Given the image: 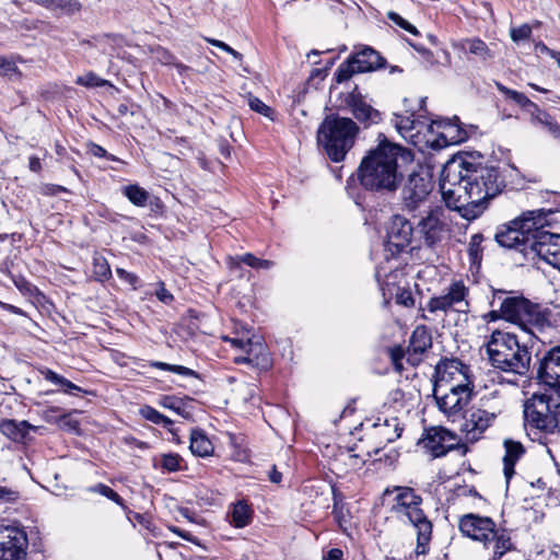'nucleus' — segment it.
<instances>
[{
	"label": "nucleus",
	"mask_w": 560,
	"mask_h": 560,
	"mask_svg": "<svg viewBox=\"0 0 560 560\" xmlns=\"http://www.w3.org/2000/svg\"><path fill=\"white\" fill-rule=\"evenodd\" d=\"M42 375L46 381H49L56 385H60L63 387V392L70 395H75L77 392H82V389L70 382L69 380L65 378L63 376L57 374L56 372L45 369L42 371Z\"/></svg>",
	"instance_id": "obj_38"
},
{
	"label": "nucleus",
	"mask_w": 560,
	"mask_h": 560,
	"mask_svg": "<svg viewBox=\"0 0 560 560\" xmlns=\"http://www.w3.org/2000/svg\"><path fill=\"white\" fill-rule=\"evenodd\" d=\"M468 288L462 282H453L446 293L433 296L428 301L427 310L431 313L455 311L467 313L469 303L467 301Z\"/></svg>",
	"instance_id": "obj_11"
},
{
	"label": "nucleus",
	"mask_w": 560,
	"mask_h": 560,
	"mask_svg": "<svg viewBox=\"0 0 560 560\" xmlns=\"http://www.w3.org/2000/svg\"><path fill=\"white\" fill-rule=\"evenodd\" d=\"M504 187L498 167L474 164L462 158L444 165L440 183L446 207L468 221L480 217Z\"/></svg>",
	"instance_id": "obj_1"
},
{
	"label": "nucleus",
	"mask_w": 560,
	"mask_h": 560,
	"mask_svg": "<svg viewBox=\"0 0 560 560\" xmlns=\"http://www.w3.org/2000/svg\"><path fill=\"white\" fill-rule=\"evenodd\" d=\"M191 453L196 456L207 457L213 454V444L202 430L195 429L190 433Z\"/></svg>",
	"instance_id": "obj_28"
},
{
	"label": "nucleus",
	"mask_w": 560,
	"mask_h": 560,
	"mask_svg": "<svg viewBox=\"0 0 560 560\" xmlns=\"http://www.w3.org/2000/svg\"><path fill=\"white\" fill-rule=\"evenodd\" d=\"M387 18L392 22H394L396 25L400 26L401 28H404L405 31L409 32L410 34L418 35V30L416 28V26H413L407 20L401 18L398 13L390 11V12L387 13Z\"/></svg>",
	"instance_id": "obj_49"
},
{
	"label": "nucleus",
	"mask_w": 560,
	"mask_h": 560,
	"mask_svg": "<svg viewBox=\"0 0 560 560\" xmlns=\"http://www.w3.org/2000/svg\"><path fill=\"white\" fill-rule=\"evenodd\" d=\"M19 498H20L19 491H16L12 488L0 486V502L1 503L15 502Z\"/></svg>",
	"instance_id": "obj_51"
},
{
	"label": "nucleus",
	"mask_w": 560,
	"mask_h": 560,
	"mask_svg": "<svg viewBox=\"0 0 560 560\" xmlns=\"http://www.w3.org/2000/svg\"><path fill=\"white\" fill-rule=\"evenodd\" d=\"M156 296L163 303H170L173 300V295L163 285L156 291Z\"/></svg>",
	"instance_id": "obj_60"
},
{
	"label": "nucleus",
	"mask_w": 560,
	"mask_h": 560,
	"mask_svg": "<svg viewBox=\"0 0 560 560\" xmlns=\"http://www.w3.org/2000/svg\"><path fill=\"white\" fill-rule=\"evenodd\" d=\"M448 229L446 223L442 220V213L440 210H430L422 217L417 224L416 236L418 244L422 241L428 247H433L438 243H441Z\"/></svg>",
	"instance_id": "obj_15"
},
{
	"label": "nucleus",
	"mask_w": 560,
	"mask_h": 560,
	"mask_svg": "<svg viewBox=\"0 0 560 560\" xmlns=\"http://www.w3.org/2000/svg\"><path fill=\"white\" fill-rule=\"evenodd\" d=\"M489 545L492 546L493 560L501 559L506 552L514 549L511 535L505 529L499 530L494 528L490 535V541L488 542V546Z\"/></svg>",
	"instance_id": "obj_27"
},
{
	"label": "nucleus",
	"mask_w": 560,
	"mask_h": 560,
	"mask_svg": "<svg viewBox=\"0 0 560 560\" xmlns=\"http://www.w3.org/2000/svg\"><path fill=\"white\" fill-rule=\"evenodd\" d=\"M495 86L503 95H505L508 98L515 102L521 108L526 110L530 115V117L539 108V106L532 102L524 93L509 89L500 82H495Z\"/></svg>",
	"instance_id": "obj_31"
},
{
	"label": "nucleus",
	"mask_w": 560,
	"mask_h": 560,
	"mask_svg": "<svg viewBox=\"0 0 560 560\" xmlns=\"http://www.w3.org/2000/svg\"><path fill=\"white\" fill-rule=\"evenodd\" d=\"M349 105L353 116L362 122H376L380 119V113L360 96L351 94Z\"/></svg>",
	"instance_id": "obj_24"
},
{
	"label": "nucleus",
	"mask_w": 560,
	"mask_h": 560,
	"mask_svg": "<svg viewBox=\"0 0 560 560\" xmlns=\"http://www.w3.org/2000/svg\"><path fill=\"white\" fill-rule=\"evenodd\" d=\"M532 28L527 24H523L516 28L511 30V38L514 42H520L529 38Z\"/></svg>",
	"instance_id": "obj_50"
},
{
	"label": "nucleus",
	"mask_w": 560,
	"mask_h": 560,
	"mask_svg": "<svg viewBox=\"0 0 560 560\" xmlns=\"http://www.w3.org/2000/svg\"><path fill=\"white\" fill-rule=\"evenodd\" d=\"M0 75L11 81H19L22 78V72L12 58L0 56Z\"/></svg>",
	"instance_id": "obj_39"
},
{
	"label": "nucleus",
	"mask_w": 560,
	"mask_h": 560,
	"mask_svg": "<svg viewBox=\"0 0 560 560\" xmlns=\"http://www.w3.org/2000/svg\"><path fill=\"white\" fill-rule=\"evenodd\" d=\"M116 273L121 280L128 282L133 287H136V284L138 283V277L135 273L128 272L122 268H117Z\"/></svg>",
	"instance_id": "obj_56"
},
{
	"label": "nucleus",
	"mask_w": 560,
	"mask_h": 560,
	"mask_svg": "<svg viewBox=\"0 0 560 560\" xmlns=\"http://www.w3.org/2000/svg\"><path fill=\"white\" fill-rule=\"evenodd\" d=\"M432 346V337L424 326H418L409 340V351L415 354H422Z\"/></svg>",
	"instance_id": "obj_30"
},
{
	"label": "nucleus",
	"mask_w": 560,
	"mask_h": 560,
	"mask_svg": "<svg viewBox=\"0 0 560 560\" xmlns=\"http://www.w3.org/2000/svg\"><path fill=\"white\" fill-rule=\"evenodd\" d=\"M388 250L393 254L399 253L411 246V249L420 247L412 223L402 215L396 214L392 218L387 230Z\"/></svg>",
	"instance_id": "obj_12"
},
{
	"label": "nucleus",
	"mask_w": 560,
	"mask_h": 560,
	"mask_svg": "<svg viewBox=\"0 0 560 560\" xmlns=\"http://www.w3.org/2000/svg\"><path fill=\"white\" fill-rule=\"evenodd\" d=\"M31 429H34L27 421L3 420L0 422V431L14 442H25Z\"/></svg>",
	"instance_id": "obj_25"
},
{
	"label": "nucleus",
	"mask_w": 560,
	"mask_h": 560,
	"mask_svg": "<svg viewBox=\"0 0 560 560\" xmlns=\"http://www.w3.org/2000/svg\"><path fill=\"white\" fill-rule=\"evenodd\" d=\"M421 444L433 458L444 456L457 447L466 452V447L458 444L456 434L441 427L429 429Z\"/></svg>",
	"instance_id": "obj_17"
},
{
	"label": "nucleus",
	"mask_w": 560,
	"mask_h": 560,
	"mask_svg": "<svg viewBox=\"0 0 560 560\" xmlns=\"http://www.w3.org/2000/svg\"><path fill=\"white\" fill-rule=\"evenodd\" d=\"M469 366L457 359L441 360L435 366L434 387L448 390H474Z\"/></svg>",
	"instance_id": "obj_9"
},
{
	"label": "nucleus",
	"mask_w": 560,
	"mask_h": 560,
	"mask_svg": "<svg viewBox=\"0 0 560 560\" xmlns=\"http://www.w3.org/2000/svg\"><path fill=\"white\" fill-rule=\"evenodd\" d=\"M172 530H173V533H175L179 537H182V538H184L186 540H190V537H189L190 535L188 533H186V532H184V530H182L179 528H176V527L173 528Z\"/></svg>",
	"instance_id": "obj_64"
},
{
	"label": "nucleus",
	"mask_w": 560,
	"mask_h": 560,
	"mask_svg": "<svg viewBox=\"0 0 560 560\" xmlns=\"http://www.w3.org/2000/svg\"><path fill=\"white\" fill-rule=\"evenodd\" d=\"M233 347L246 349V355L236 358L237 363H248L266 369L270 365L269 353L266 347L259 342L253 343L250 339L226 338Z\"/></svg>",
	"instance_id": "obj_22"
},
{
	"label": "nucleus",
	"mask_w": 560,
	"mask_h": 560,
	"mask_svg": "<svg viewBox=\"0 0 560 560\" xmlns=\"http://www.w3.org/2000/svg\"><path fill=\"white\" fill-rule=\"evenodd\" d=\"M252 509L246 501L241 500L233 504L231 515V524L237 528L247 526L252 521Z\"/></svg>",
	"instance_id": "obj_32"
},
{
	"label": "nucleus",
	"mask_w": 560,
	"mask_h": 560,
	"mask_svg": "<svg viewBox=\"0 0 560 560\" xmlns=\"http://www.w3.org/2000/svg\"><path fill=\"white\" fill-rule=\"evenodd\" d=\"M231 267H238L241 262L255 268V269H269L273 267L275 262L268 259H260L250 253H247L235 258L231 257Z\"/></svg>",
	"instance_id": "obj_36"
},
{
	"label": "nucleus",
	"mask_w": 560,
	"mask_h": 560,
	"mask_svg": "<svg viewBox=\"0 0 560 560\" xmlns=\"http://www.w3.org/2000/svg\"><path fill=\"white\" fill-rule=\"evenodd\" d=\"M180 459L178 454H165L162 456L161 466L167 471H177L180 468Z\"/></svg>",
	"instance_id": "obj_48"
},
{
	"label": "nucleus",
	"mask_w": 560,
	"mask_h": 560,
	"mask_svg": "<svg viewBox=\"0 0 560 560\" xmlns=\"http://www.w3.org/2000/svg\"><path fill=\"white\" fill-rule=\"evenodd\" d=\"M396 302L406 307H411L415 304V299L409 290H401L396 296Z\"/></svg>",
	"instance_id": "obj_54"
},
{
	"label": "nucleus",
	"mask_w": 560,
	"mask_h": 560,
	"mask_svg": "<svg viewBox=\"0 0 560 560\" xmlns=\"http://www.w3.org/2000/svg\"><path fill=\"white\" fill-rule=\"evenodd\" d=\"M139 413L142 418L154 424H162L163 427H171L173 424V421L168 417L162 415L151 406L141 407Z\"/></svg>",
	"instance_id": "obj_40"
},
{
	"label": "nucleus",
	"mask_w": 560,
	"mask_h": 560,
	"mask_svg": "<svg viewBox=\"0 0 560 560\" xmlns=\"http://www.w3.org/2000/svg\"><path fill=\"white\" fill-rule=\"evenodd\" d=\"M91 153L93 155H95V156H98V158H108V159H110L113 161L115 160L114 156L108 155L107 151L103 147H101L98 144H93L92 145Z\"/></svg>",
	"instance_id": "obj_59"
},
{
	"label": "nucleus",
	"mask_w": 560,
	"mask_h": 560,
	"mask_svg": "<svg viewBox=\"0 0 560 560\" xmlns=\"http://www.w3.org/2000/svg\"><path fill=\"white\" fill-rule=\"evenodd\" d=\"M58 423L61 427H67L72 431H77L79 429V422L77 420H73L69 415H62L58 419Z\"/></svg>",
	"instance_id": "obj_57"
},
{
	"label": "nucleus",
	"mask_w": 560,
	"mask_h": 560,
	"mask_svg": "<svg viewBox=\"0 0 560 560\" xmlns=\"http://www.w3.org/2000/svg\"><path fill=\"white\" fill-rule=\"evenodd\" d=\"M499 302V308L492 310L486 314L482 315V320L485 323H493L499 319H503V307H502V300H497Z\"/></svg>",
	"instance_id": "obj_52"
},
{
	"label": "nucleus",
	"mask_w": 560,
	"mask_h": 560,
	"mask_svg": "<svg viewBox=\"0 0 560 560\" xmlns=\"http://www.w3.org/2000/svg\"><path fill=\"white\" fill-rule=\"evenodd\" d=\"M75 83L86 88H96V86H112L113 84L105 79L100 78L94 72H88L83 75L77 78Z\"/></svg>",
	"instance_id": "obj_43"
},
{
	"label": "nucleus",
	"mask_w": 560,
	"mask_h": 560,
	"mask_svg": "<svg viewBox=\"0 0 560 560\" xmlns=\"http://www.w3.org/2000/svg\"><path fill=\"white\" fill-rule=\"evenodd\" d=\"M150 366L160 369V370H164V371H170L175 374L183 375V376H195L196 375V372L189 368H186L183 365L168 364V363L161 362V361H151Z\"/></svg>",
	"instance_id": "obj_44"
},
{
	"label": "nucleus",
	"mask_w": 560,
	"mask_h": 560,
	"mask_svg": "<svg viewBox=\"0 0 560 560\" xmlns=\"http://www.w3.org/2000/svg\"><path fill=\"white\" fill-rule=\"evenodd\" d=\"M395 126L405 139H411L421 132V122L417 121L412 115L396 116Z\"/></svg>",
	"instance_id": "obj_33"
},
{
	"label": "nucleus",
	"mask_w": 560,
	"mask_h": 560,
	"mask_svg": "<svg viewBox=\"0 0 560 560\" xmlns=\"http://www.w3.org/2000/svg\"><path fill=\"white\" fill-rule=\"evenodd\" d=\"M122 194L137 207H144L149 200V192L139 185H128L122 188Z\"/></svg>",
	"instance_id": "obj_37"
},
{
	"label": "nucleus",
	"mask_w": 560,
	"mask_h": 560,
	"mask_svg": "<svg viewBox=\"0 0 560 560\" xmlns=\"http://www.w3.org/2000/svg\"><path fill=\"white\" fill-rule=\"evenodd\" d=\"M540 383L560 390V345L551 348L541 359L537 372Z\"/></svg>",
	"instance_id": "obj_21"
},
{
	"label": "nucleus",
	"mask_w": 560,
	"mask_h": 560,
	"mask_svg": "<svg viewBox=\"0 0 560 560\" xmlns=\"http://www.w3.org/2000/svg\"><path fill=\"white\" fill-rule=\"evenodd\" d=\"M28 540L23 528L0 526V560H26Z\"/></svg>",
	"instance_id": "obj_14"
},
{
	"label": "nucleus",
	"mask_w": 560,
	"mask_h": 560,
	"mask_svg": "<svg viewBox=\"0 0 560 560\" xmlns=\"http://www.w3.org/2000/svg\"><path fill=\"white\" fill-rule=\"evenodd\" d=\"M90 491L106 497L110 501L115 502L117 505L121 506L124 510L127 509L124 499L116 491H114L110 487H108L104 483H97V485L91 487Z\"/></svg>",
	"instance_id": "obj_42"
},
{
	"label": "nucleus",
	"mask_w": 560,
	"mask_h": 560,
	"mask_svg": "<svg viewBox=\"0 0 560 560\" xmlns=\"http://www.w3.org/2000/svg\"><path fill=\"white\" fill-rule=\"evenodd\" d=\"M211 45L229 52L230 55H232L235 59H238L241 60L242 59V54H240L238 51H236L235 49H233L232 47H230L228 44H225L224 42H221L219 39H213V38H209L207 39Z\"/></svg>",
	"instance_id": "obj_53"
},
{
	"label": "nucleus",
	"mask_w": 560,
	"mask_h": 560,
	"mask_svg": "<svg viewBox=\"0 0 560 560\" xmlns=\"http://www.w3.org/2000/svg\"><path fill=\"white\" fill-rule=\"evenodd\" d=\"M505 454L503 456V472L506 481H509L514 475V466L516 462L523 456L525 453L524 446L521 442L513 440L504 441Z\"/></svg>",
	"instance_id": "obj_23"
},
{
	"label": "nucleus",
	"mask_w": 560,
	"mask_h": 560,
	"mask_svg": "<svg viewBox=\"0 0 560 560\" xmlns=\"http://www.w3.org/2000/svg\"><path fill=\"white\" fill-rule=\"evenodd\" d=\"M159 404L166 409H171V410L182 415L183 417H188V412H186L184 409L183 400L178 397L163 396V397H161Z\"/></svg>",
	"instance_id": "obj_45"
},
{
	"label": "nucleus",
	"mask_w": 560,
	"mask_h": 560,
	"mask_svg": "<svg viewBox=\"0 0 560 560\" xmlns=\"http://www.w3.org/2000/svg\"><path fill=\"white\" fill-rule=\"evenodd\" d=\"M93 275L98 281H105L112 276L110 267L104 257L98 255L93 257Z\"/></svg>",
	"instance_id": "obj_41"
},
{
	"label": "nucleus",
	"mask_w": 560,
	"mask_h": 560,
	"mask_svg": "<svg viewBox=\"0 0 560 560\" xmlns=\"http://www.w3.org/2000/svg\"><path fill=\"white\" fill-rule=\"evenodd\" d=\"M495 524L488 516H479L477 514H466L459 520L460 532L474 540L482 541L486 547L490 541V535L494 530Z\"/></svg>",
	"instance_id": "obj_20"
},
{
	"label": "nucleus",
	"mask_w": 560,
	"mask_h": 560,
	"mask_svg": "<svg viewBox=\"0 0 560 560\" xmlns=\"http://www.w3.org/2000/svg\"><path fill=\"white\" fill-rule=\"evenodd\" d=\"M530 122L539 125L546 130L555 140L560 142V124L547 112L538 108L537 112L530 117Z\"/></svg>",
	"instance_id": "obj_29"
},
{
	"label": "nucleus",
	"mask_w": 560,
	"mask_h": 560,
	"mask_svg": "<svg viewBox=\"0 0 560 560\" xmlns=\"http://www.w3.org/2000/svg\"><path fill=\"white\" fill-rule=\"evenodd\" d=\"M553 213L552 210L546 212L544 209L523 212L509 224L502 225L494 238L500 246L514 248L527 256L535 231L548 224L547 217Z\"/></svg>",
	"instance_id": "obj_6"
},
{
	"label": "nucleus",
	"mask_w": 560,
	"mask_h": 560,
	"mask_svg": "<svg viewBox=\"0 0 560 560\" xmlns=\"http://www.w3.org/2000/svg\"><path fill=\"white\" fill-rule=\"evenodd\" d=\"M529 254H535L555 268H560V234L537 229L529 244Z\"/></svg>",
	"instance_id": "obj_16"
},
{
	"label": "nucleus",
	"mask_w": 560,
	"mask_h": 560,
	"mask_svg": "<svg viewBox=\"0 0 560 560\" xmlns=\"http://www.w3.org/2000/svg\"><path fill=\"white\" fill-rule=\"evenodd\" d=\"M45 5L47 9L65 15H72L82 9L79 0H46Z\"/></svg>",
	"instance_id": "obj_35"
},
{
	"label": "nucleus",
	"mask_w": 560,
	"mask_h": 560,
	"mask_svg": "<svg viewBox=\"0 0 560 560\" xmlns=\"http://www.w3.org/2000/svg\"><path fill=\"white\" fill-rule=\"evenodd\" d=\"M397 494L392 510L407 517L417 530V555H425L432 537V523L428 520L420 505L422 498L409 487H395Z\"/></svg>",
	"instance_id": "obj_8"
},
{
	"label": "nucleus",
	"mask_w": 560,
	"mask_h": 560,
	"mask_svg": "<svg viewBox=\"0 0 560 560\" xmlns=\"http://www.w3.org/2000/svg\"><path fill=\"white\" fill-rule=\"evenodd\" d=\"M525 428L544 435L560 432L559 390L534 393L524 402Z\"/></svg>",
	"instance_id": "obj_5"
},
{
	"label": "nucleus",
	"mask_w": 560,
	"mask_h": 560,
	"mask_svg": "<svg viewBox=\"0 0 560 560\" xmlns=\"http://www.w3.org/2000/svg\"><path fill=\"white\" fill-rule=\"evenodd\" d=\"M28 167L32 172H39L42 168L40 160L37 156H31L28 162Z\"/></svg>",
	"instance_id": "obj_62"
},
{
	"label": "nucleus",
	"mask_w": 560,
	"mask_h": 560,
	"mask_svg": "<svg viewBox=\"0 0 560 560\" xmlns=\"http://www.w3.org/2000/svg\"><path fill=\"white\" fill-rule=\"evenodd\" d=\"M497 300H502L503 319L516 325L541 343H552L558 336L557 326L549 319V311L539 304L530 302L521 294L493 290L490 305L493 307Z\"/></svg>",
	"instance_id": "obj_3"
},
{
	"label": "nucleus",
	"mask_w": 560,
	"mask_h": 560,
	"mask_svg": "<svg viewBox=\"0 0 560 560\" xmlns=\"http://www.w3.org/2000/svg\"><path fill=\"white\" fill-rule=\"evenodd\" d=\"M375 428L377 434L388 443L396 441L402 432L397 418L385 419L384 423H376Z\"/></svg>",
	"instance_id": "obj_34"
},
{
	"label": "nucleus",
	"mask_w": 560,
	"mask_h": 560,
	"mask_svg": "<svg viewBox=\"0 0 560 560\" xmlns=\"http://www.w3.org/2000/svg\"><path fill=\"white\" fill-rule=\"evenodd\" d=\"M463 52L470 54L481 61H487L493 58V52L489 46L480 38H465L458 43L457 46Z\"/></svg>",
	"instance_id": "obj_26"
},
{
	"label": "nucleus",
	"mask_w": 560,
	"mask_h": 560,
	"mask_svg": "<svg viewBox=\"0 0 560 560\" xmlns=\"http://www.w3.org/2000/svg\"><path fill=\"white\" fill-rule=\"evenodd\" d=\"M497 413L481 408H471L464 417L460 431L469 442L478 441L483 432L493 423Z\"/></svg>",
	"instance_id": "obj_19"
},
{
	"label": "nucleus",
	"mask_w": 560,
	"mask_h": 560,
	"mask_svg": "<svg viewBox=\"0 0 560 560\" xmlns=\"http://www.w3.org/2000/svg\"><path fill=\"white\" fill-rule=\"evenodd\" d=\"M248 105L252 110L259 113L264 115L265 117H268L270 119H273V109L266 105L258 97L250 96L248 100Z\"/></svg>",
	"instance_id": "obj_47"
},
{
	"label": "nucleus",
	"mask_w": 560,
	"mask_h": 560,
	"mask_svg": "<svg viewBox=\"0 0 560 560\" xmlns=\"http://www.w3.org/2000/svg\"><path fill=\"white\" fill-rule=\"evenodd\" d=\"M383 57L376 50L366 46L353 52L339 65L335 71V79L337 83H342L355 73L371 72L383 67Z\"/></svg>",
	"instance_id": "obj_10"
},
{
	"label": "nucleus",
	"mask_w": 560,
	"mask_h": 560,
	"mask_svg": "<svg viewBox=\"0 0 560 560\" xmlns=\"http://www.w3.org/2000/svg\"><path fill=\"white\" fill-rule=\"evenodd\" d=\"M390 357H392V360L394 362V365H395V369L398 371V372H401L402 370V364L400 362L401 358H402V352L400 349H395V350H392L390 352Z\"/></svg>",
	"instance_id": "obj_58"
},
{
	"label": "nucleus",
	"mask_w": 560,
	"mask_h": 560,
	"mask_svg": "<svg viewBox=\"0 0 560 560\" xmlns=\"http://www.w3.org/2000/svg\"><path fill=\"white\" fill-rule=\"evenodd\" d=\"M399 161H411V154L398 144L381 142L361 161L360 184L371 191L394 192L402 179Z\"/></svg>",
	"instance_id": "obj_2"
},
{
	"label": "nucleus",
	"mask_w": 560,
	"mask_h": 560,
	"mask_svg": "<svg viewBox=\"0 0 560 560\" xmlns=\"http://www.w3.org/2000/svg\"><path fill=\"white\" fill-rule=\"evenodd\" d=\"M324 560H342V551L338 548H332L324 556Z\"/></svg>",
	"instance_id": "obj_61"
},
{
	"label": "nucleus",
	"mask_w": 560,
	"mask_h": 560,
	"mask_svg": "<svg viewBox=\"0 0 560 560\" xmlns=\"http://www.w3.org/2000/svg\"><path fill=\"white\" fill-rule=\"evenodd\" d=\"M482 242H483V235L480 233H476L470 237V241L468 244V253L474 262L481 259Z\"/></svg>",
	"instance_id": "obj_46"
},
{
	"label": "nucleus",
	"mask_w": 560,
	"mask_h": 560,
	"mask_svg": "<svg viewBox=\"0 0 560 560\" xmlns=\"http://www.w3.org/2000/svg\"><path fill=\"white\" fill-rule=\"evenodd\" d=\"M334 500H335V503H334L332 514H334L336 521L338 522L339 526L343 527V524L347 522V520H346V515L343 513V506L340 505L339 502L337 501V494L335 492H334Z\"/></svg>",
	"instance_id": "obj_55"
},
{
	"label": "nucleus",
	"mask_w": 560,
	"mask_h": 560,
	"mask_svg": "<svg viewBox=\"0 0 560 560\" xmlns=\"http://www.w3.org/2000/svg\"><path fill=\"white\" fill-rule=\"evenodd\" d=\"M486 353L491 366L501 372L524 376L530 369V351L514 334L493 330L486 343Z\"/></svg>",
	"instance_id": "obj_4"
},
{
	"label": "nucleus",
	"mask_w": 560,
	"mask_h": 560,
	"mask_svg": "<svg viewBox=\"0 0 560 560\" xmlns=\"http://www.w3.org/2000/svg\"><path fill=\"white\" fill-rule=\"evenodd\" d=\"M358 132L359 127L352 119L330 115L319 126L317 140L331 161L340 162L352 148Z\"/></svg>",
	"instance_id": "obj_7"
},
{
	"label": "nucleus",
	"mask_w": 560,
	"mask_h": 560,
	"mask_svg": "<svg viewBox=\"0 0 560 560\" xmlns=\"http://www.w3.org/2000/svg\"><path fill=\"white\" fill-rule=\"evenodd\" d=\"M474 390L433 388L436 406L450 420L455 421L471 399Z\"/></svg>",
	"instance_id": "obj_18"
},
{
	"label": "nucleus",
	"mask_w": 560,
	"mask_h": 560,
	"mask_svg": "<svg viewBox=\"0 0 560 560\" xmlns=\"http://www.w3.org/2000/svg\"><path fill=\"white\" fill-rule=\"evenodd\" d=\"M269 480L273 483H280L282 480V475L277 470L276 466H273L269 472Z\"/></svg>",
	"instance_id": "obj_63"
},
{
	"label": "nucleus",
	"mask_w": 560,
	"mask_h": 560,
	"mask_svg": "<svg viewBox=\"0 0 560 560\" xmlns=\"http://www.w3.org/2000/svg\"><path fill=\"white\" fill-rule=\"evenodd\" d=\"M432 190V183L429 178L419 173L408 175L401 189V203L408 211H417L423 207Z\"/></svg>",
	"instance_id": "obj_13"
}]
</instances>
